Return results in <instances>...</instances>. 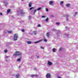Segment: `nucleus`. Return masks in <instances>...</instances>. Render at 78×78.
Masks as SVG:
<instances>
[{"label":"nucleus","instance_id":"f257e3e1","mask_svg":"<svg viewBox=\"0 0 78 78\" xmlns=\"http://www.w3.org/2000/svg\"><path fill=\"white\" fill-rule=\"evenodd\" d=\"M22 55V53L20 52L16 51L15 52V53L13 54V56H19V55Z\"/></svg>","mask_w":78,"mask_h":78},{"label":"nucleus","instance_id":"f03ea898","mask_svg":"<svg viewBox=\"0 0 78 78\" xmlns=\"http://www.w3.org/2000/svg\"><path fill=\"white\" fill-rule=\"evenodd\" d=\"M13 39L14 41H17V39H18V34H15L14 35Z\"/></svg>","mask_w":78,"mask_h":78},{"label":"nucleus","instance_id":"7ed1b4c3","mask_svg":"<svg viewBox=\"0 0 78 78\" xmlns=\"http://www.w3.org/2000/svg\"><path fill=\"white\" fill-rule=\"evenodd\" d=\"M24 14V12H23V10H21L18 13V14L19 15H20V14H21L22 15H23Z\"/></svg>","mask_w":78,"mask_h":78},{"label":"nucleus","instance_id":"20e7f679","mask_svg":"<svg viewBox=\"0 0 78 78\" xmlns=\"http://www.w3.org/2000/svg\"><path fill=\"white\" fill-rule=\"evenodd\" d=\"M51 76V75H50V74L49 73L47 74L46 76V78H50Z\"/></svg>","mask_w":78,"mask_h":78},{"label":"nucleus","instance_id":"39448f33","mask_svg":"<svg viewBox=\"0 0 78 78\" xmlns=\"http://www.w3.org/2000/svg\"><path fill=\"white\" fill-rule=\"evenodd\" d=\"M34 76H35V77H37V76H38V75H31V77H32V78H33V77H34Z\"/></svg>","mask_w":78,"mask_h":78},{"label":"nucleus","instance_id":"423d86ee","mask_svg":"<svg viewBox=\"0 0 78 78\" xmlns=\"http://www.w3.org/2000/svg\"><path fill=\"white\" fill-rule=\"evenodd\" d=\"M48 65H49V66H51L52 64V63H51L50 61H48Z\"/></svg>","mask_w":78,"mask_h":78},{"label":"nucleus","instance_id":"0eeeda50","mask_svg":"<svg viewBox=\"0 0 78 78\" xmlns=\"http://www.w3.org/2000/svg\"><path fill=\"white\" fill-rule=\"evenodd\" d=\"M49 4L50 5H53L52 4H53V2L52 1H50L49 2Z\"/></svg>","mask_w":78,"mask_h":78},{"label":"nucleus","instance_id":"6e6552de","mask_svg":"<svg viewBox=\"0 0 78 78\" xmlns=\"http://www.w3.org/2000/svg\"><path fill=\"white\" fill-rule=\"evenodd\" d=\"M46 36H47L48 37H50V34L48 32L46 34Z\"/></svg>","mask_w":78,"mask_h":78},{"label":"nucleus","instance_id":"1a4fd4ad","mask_svg":"<svg viewBox=\"0 0 78 78\" xmlns=\"http://www.w3.org/2000/svg\"><path fill=\"white\" fill-rule=\"evenodd\" d=\"M19 76H20V75H19V74H17L16 75L15 78H19Z\"/></svg>","mask_w":78,"mask_h":78},{"label":"nucleus","instance_id":"9d476101","mask_svg":"<svg viewBox=\"0 0 78 78\" xmlns=\"http://www.w3.org/2000/svg\"><path fill=\"white\" fill-rule=\"evenodd\" d=\"M31 5H32V3L31 2H30L29 4V7H31Z\"/></svg>","mask_w":78,"mask_h":78},{"label":"nucleus","instance_id":"9b49d317","mask_svg":"<svg viewBox=\"0 0 78 78\" xmlns=\"http://www.w3.org/2000/svg\"><path fill=\"white\" fill-rule=\"evenodd\" d=\"M78 14V12H76L73 15V16L74 17H76V16L77 14Z\"/></svg>","mask_w":78,"mask_h":78},{"label":"nucleus","instance_id":"f8f14e48","mask_svg":"<svg viewBox=\"0 0 78 78\" xmlns=\"http://www.w3.org/2000/svg\"><path fill=\"white\" fill-rule=\"evenodd\" d=\"M70 5V4H67L66 5V6H67V7H69Z\"/></svg>","mask_w":78,"mask_h":78},{"label":"nucleus","instance_id":"ddd939ff","mask_svg":"<svg viewBox=\"0 0 78 78\" xmlns=\"http://www.w3.org/2000/svg\"><path fill=\"white\" fill-rule=\"evenodd\" d=\"M37 33V32L36 31L33 32V34H34V35H36V34Z\"/></svg>","mask_w":78,"mask_h":78},{"label":"nucleus","instance_id":"4468645a","mask_svg":"<svg viewBox=\"0 0 78 78\" xmlns=\"http://www.w3.org/2000/svg\"><path fill=\"white\" fill-rule=\"evenodd\" d=\"M56 49L54 48L52 49V51H53V52H55V51H56Z\"/></svg>","mask_w":78,"mask_h":78},{"label":"nucleus","instance_id":"2eb2a0df","mask_svg":"<svg viewBox=\"0 0 78 78\" xmlns=\"http://www.w3.org/2000/svg\"><path fill=\"white\" fill-rule=\"evenodd\" d=\"M8 33H9V34H11V33H12V31H8Z\"/></svg>","mask_w":78,"mask_h":78},{"label":"nucleus","instance_id":"dca6fc26","mask_svg":"<svg viewBox=\"0 0 78 78\" xmlns=\"http://www.w3.org/2000/svg\"><path fill=\"white\" fill-rule=\"evenodd\" d=\"M41 40L39 41H36L35 42H34V43L35 44H36L37 43H38V42H41Z\"/></svg>","mask_w":78,"mask_h":78},{"label":"nucleus","instance_id":"f3484780","mask_svg":"<svg viewBox=\"0 0 78 78\" xmlns=\"http://www.w3.org/2000/svg\"><path fill=\"white\" fill-rule=\"evenodd\" d=\"M27 44H31V42L30 41H28Z\"/></svg>","mask_w":78,"mask_h":78},{"label":"nucleus","instance_id":"a211bd4d","mask_svg":"<svg viewBox=\"0 0 78 78\" xmlns=\"http://www.w3.org/2000/svg\"><path fill=\"white\" fill-rule=\"evenodd\" d=\"M37 9H36L34 11V14H35V13L36 12V11H37Z\"/></svg>","mask_w":78,"mask_h":78},{"label":"nucleus","instance_id":"6ab92c4d","mask_svg":"<svg viewBox=\"0 0 78 78\" xmlns=\"http://www.w3.org/2000/svg\"><path fill=\"white\" fill-rule=\"evenodd\" d=\"M48 18H47L45 20V22H48Z\"/></svg>","mask_w":78,"mask_h":78},{"label":"nucleus","instance_id":"aec40b11","mask_svg":"<svg viewBox=\"0 0 78 78\" xmlns=\"http://www.w3.org/2000/svg\"><path fill=\"white\" fill-rule=\"evenodd\" d=\"M42 8L41 7H40V8H38L37 9V11H39V10H41V9Z\"/></svg>","mask_w":78,"mask_h":78},{"label":"nucleus","instance_id":"412c9836","mask_svg":"<svg viewBox=\"0 0 78 78\" xmlns=\"http://www.w3.org/2000/svg\"><path fill=\"white\" fill-rule=\"evenodd\" d=\"M63 3H64V2H63L61 1L60 2V5H62V4H63Z\"/></svg>","mask_w":78,"mask_h":78},{"label":"nucleus","instance_id":"4be33fe9","mask_svg":"<svg viewBox=\"0 0 78 78\" xmlns=\"http://www.w3.org/2000/svg\"><path fill=\"white\" fill-rule=\"evenodd\" d=\"M10 9H8L7 11V13L8 14L9 12H10Z\"/></svg>","mask_w":78,"mask_h":78},{"label":"nucleus","instance_id":"5701e85b","mask_svg":"<svg viewBox=\"0 0 78 78\" xmlns=\"http://www.w3.org/2000/svg\"><path fill=\"white\" fill-rule=\"evenodd\" d=\"M34 7H32L31 8H30V10H31V9H34Z\"/></svg>","mask_w":78,"mask_h":78},{"label":"nucleus","instance_id":"b1692460","mask_svg":"<svg viewBox=\"0 0 78 78\" xmlns=\"http://www.w3.org/2000/svg\"><path fill=\"white\" fill-rule=\"evenodd\" d=\"M62 50V48H60L59 49V51H61Z\"/></svg>","mask_w":78,"mask_h":78},{"label":"nucleus","instance_id":"393cba45","mask_svg":"<svg viewBox=\"0 0 78 78\" xmlns=\"http://www.w3.org/2000/svg\"><path fill=\"white\" fill-rule=\"evenodd\" d=\"M7 51H8L6 49L4 50L5 53H7Z\"/></svg>","mask_w":78,"mask_h":78},{"label":"nucleus","instance_id":"a878e982","mask_svg":"<svg viewBox=\"0 0 78 78\" xmlns=\"http://www.w3.org/2000/svg\"><path fill=\"white\" fill-rule=\"evenodd\" d=\"M17 61L18 62V61H20V58H18L17 60Z\"/></svg>","mask_w":78,"mask_h":78},{"label":"nucleus","instance_id":"bb28decb","mask_svg":"<svg viewBox=\"0 0 78 78\" xmlns=\"http://www.w3.org/2000/svg\"><path fill=\"white\" fill-rule=\"evenodd\" d=\"M9 58V57H8V56H5V58Z\"/></svg>","mask_w":78,"mask_h":78},{"label":"nucleus","instance_id":"cd10ccee","mask_svg":"<svg viewBox=\"0 0 78 78\" xmlns=\"http://www.w3.org/2000/svg\"><path fill=\"white\" fill-rule=\"evenodd\" d=\"M41 49H43V50L44 49V48L42 46H41Z\"/></svg>","mask_w":78,"mask_h":78},{"label":"nucleus","instance_id":"c85d7f7f","mask_svg":"<svg viewBox=\"0 0 78 78\" xmlns=\"http://www.w3.org/2000/svg\"><path fill=\"white\" fill-rule=\"evenodd\" d=\"M57 33H60V30H57Z\"/></svg>","mask_w":78,"mask_h":78},{"label":"nucleus","instance_id":"c756f323","mask_svg":"<svg viewBox=\"0 0 78 78\" xmlns=\"http://www.w3.org/2000/svg\"><path fill=\"white\" fill-rule=\"evenodd\" d=\"M31 16H29V19H31Z\"/></svg>","mask_w":78,"mask_h":78},{"label":"nucleus","instance_id":"7c9ffc66","mask_svg":"<svg viewBox=\"0 0 78 78\" xmlns=\"http://www.w3.org/2000/svg\"><path fill=\"white\" fill-rule=\"evenodd\" d=\"M46 11L47 12H48V9H46Z\"/></svg>","mask_w":78,"mask_h":78},{"label":"nucleus","instance_id":"2f4dec72","mask_svg":"<svg viewBox=\"0 0 78 78\" xmlns=\"http://www.w3.org/2000/svg\"><path fill=\"white\" fill-rule=\"evenodd\" d=\"M55 30V29H52V31H55V30Z\"/></svg>","mask_w":78,"mask_h":78},{"label":"nucleus","instance_id":"473e14b6","mask_svg":"<svg viewBox=\"0 0 78 78\" xmlns=\"http://www.w3.org/2000/svg\"><path fill=\"white\" fill-rule=\"evenodd\" d=\"M37 27H41V25L38 24L37 25Z\"/></svg>","mask_w":78,"mask_h":78},{"label":"nucleus","instance_id":"72a5a7b5","mask_svg":"<svg viewBox=\"0 0 78 78\" xmlns=\"http://www.w3.org/2000/svg\"><path fill=\"white\" fill-rule=\"evenodd\" d=\"M65 28L66 30H67L68 29H69V28L67 27H66Z\"/></svg>","mask_w":78,"mask_h":78},{"label":"nucleus","instance_id":"f704fd0d","mask_svg":"<svg viewBox=\"0 0 78 78\" xmlns=\"http://www.w3.org/2000/svg\"><path fill=\"white\" fill-rule=\"evenodd\" d=\"M59 23H56V25H59Z\"/></svg>","mask_w":78,"mask_h":78},{"label":"nucleus","instance_id":"c9c22d12","mask_svg":"<svg viewBox=\"0 0 78 78\" xmlns=\"http://www.w3.org/2000/svg\"><path fill=\"white\" fill-rule=\"evenodd\" d=\"M44 42H47V40H46V39H44Z\"/></svg>","mask_w":78,"mask_h":78},{"label":"nucleus","instance_id":"e433bc0d","mask_svg":"<svg viewBox=\"0 0 78 78\" xmlns=\"http://www.w3.org/2000/svg\"><path fill=\"white\" fill-rule=\"evenodd\" d=\"M22 32H24V31H25V30H24L23 29L22 30Z\"/></svg>","mask_w":78,"mask_h":78},{"label":"nucleus","instance_id":"4c0bfd02","mask_svg":"<svg viewBox=\"0 0 78 78\" xmlns=\"http://www.w3.org/2000/svg\"><path fill=\"white\" fill-rule=\"evenodd\" d=\"M5 6H6L7 5V3H5Z\"/></svg>","mask_w":78,"mask_h":78},{"label":"nucleus","instance_id":"58836bf2","mask_svg":"<svg viewBox=\"0 0 78 78\" xmlns=\"http://www.w3.org/2000/svg\"><path fill=\"white\" fill-rule=\"evenodd\" d=\"M66 20L67 21H68L69 20V19H68L67 18L66 19Z\"/></svg>","mask_w":78,"mask_h":78},{"label":"nucleus","instance_id":"ea45409f","mask_svg":"<svg viewBox=\"0 0 78 78\" xmlns=\"http://www.w3.org/2000/svg\"><path fill=\"white\" fill-rule=\"evenodd\" d=\"M58 78H61V76H58Z\"/></svg>","mask_w":78,"mask_h":78},{"label":"nucleus","instance_id":"a19ab883","mask_svg":"<svg viewBox=\"0 0 78 78\" xmlns=\"http://www.w3.org/2000/svg\"><path fill=\"white\" fill-rule=\"evenodd\" d=\"M66 17H69V15H66Z\"/></svg>","mask_w":78,"mask_h":78},{"label":"nucleus","instance_id":"79ce46f5","mask_svg":"<svg viewBox=\"0 0 78 78\" xmlns=\"http://www.w3.org/2000/svg\"><path fill=\"white\" fill-rule=\"evenodd\" d=\"M2 14H2V12H0V15H1L2 16Z\"/></svg>","mask_w":78,"mask_h":78},{"label":"nucleus","instance_id":"37998d69","mask_svg":"<svg viewBox=\"0 0 78 78\" xmlns=\"http://www.w3.org/2000/svg\"><path fill=\"white\" fill-rule=\"evenodd\" d=\"M42 18H44V17H45V16H42Z\"/></svg>","mask_w":78,"mask_h":78},{"label":"nucleus","instance_id":"c03bdc74","mask_svg":"<svg viewBox=\"0 0 78 78\" xmlns=\"http://www.w3.org/2000/svg\"><path fill=\"white\" fill-rule=\"evenodd\" d=\"M34 70H36V68H34Z\"/></svg>","mask_w":78,"mask_h":78},{"label":"nucleus","instance_id":"a18cd8bd","mask_svg":"<svg viewBox=\"0 0 78 78\" xmlns=\"http://www.w3.org/2000/svg\"><path fill=\"white\" fill-rule=\"evenodd\" d=\"M19 68L20 69V66H19Z\"/></svg>","mask_w":78,"mask_h":78},{"label":"nucleus","instance_id":"49530a36","mask_svg":"<svg viewBox=\"0 0 78 78\" xmlns=\"http://www.w3.org/2000/svg\"><path fill=\"white\" fill-rule=\"evenodd\" d=\"M39 58V55H38V56H37V58Z\"/></svg>","mask_w":78,"mask_h":78},{"label":"nucleus","instance_id":"de8ad7c7","mask_svg":"<svg viewBox=\"0 0 78 78\" xmlns=\"http://www.w3.org/2000/svg\"><path fill=\"white\" fill-rule=\"evenodd\" d=\"M66 36H69L68 35H66Z\"/></svg>","mask_w":78,"mask_h":78},{"label":"nucleus","instance_id":"09e8293b","mask_svg":"<svg viewBox=\"0 0 78 78\" xmlns=\"http://www.w3.org/2000/svg\"><path fill=\"white\" fill-rule=\"evenodd\" d=\"M62 6H63V5H62Z\"/></svg>","mask_w":78,"mask_h":78},{"label":"nucleus","instance_id":"8fccbe9b","mask_svg":"<svg viewBox=\"0 0 78 78\" xmlns=\"http://www.w3.org/2000/svg\"><path fill=\"white\" fill-rule=\"evenodd\" d=\"M21 0V1H23V0Z\"/></svg>","mask_w":78,"mask_h":78},{"label":"nucleus","instance_id":"3c124183","mask_svg":"<svg viewBox=\"0 0 78 78\" xmlns=\"http://www.w3.org/2000/svg\"><path fill=\"white\" fill-rule=\"evenodd\" d=\"M1 5H0V7H1Z\"/></svg>","mask_w":78,"mask_h":78}]
</instances>
